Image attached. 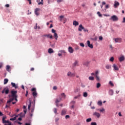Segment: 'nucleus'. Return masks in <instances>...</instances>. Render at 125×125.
Masks as SVG:
<instances>
[{
    "label": "nucleus",
    "instance_id": "36",
    "mask_svg": "<svg viewBox=\"0 0 125 125\" xmlns=\"http://www.w3.org/2000/svg\"><path fill=\"white\" fill-rule=\"evenodd\" d=\"M53 111H54V113L55 114H56V115H57V109L56 108H54V109H53Z\"/></svg>",
    "mask_w": 125,
    "mask_h": 125
},
{
    "label": "nucleus",
    "instance_id": "57",
    "mask_svg": "<svg viewBox=\"0 0 125 125\" xmlns=\"http://www.w3.org/2000/svg\"><path fill=\"white\" fill-rule=\"evenodd\" d=\"M84 32H88V30L85 28L83 29Z\"/></svg>",
    "mask_w": 125,
    "mask_h": 125
},
{
    "label": "nucleus",
    "instance_id": "14",
    "mask_svg": "<svg viewBox=\"0 0 125 125\" xmlns=\"http://www.w3.org/2000/svg\"><path fill=\"white\" fill-rule=\"evenodd\" d=\"M115 42H122V39L121 38H116L114 39Z\"/></svg>",
    "mask_w": 125,
    "mask_h": 125
},
{
    "label": "nucleus",
    "instance_id": "40",
    "mask_svg": "<svg viewBox=\"0 0 125 125\" xmlns=\"http://www.w3.org/2000/svg\"><path fill=\"white\" fill-rule=\"evenodd\" d=\"M98 110H99L100 112H101L102 113H103V112H105V109L104 108H103L102 109H98Z\"/></svg>",
    "mask_w": 125,
    "mask_h": 125
},
{
    "label": "nucleus",
    "instance_id": "10",
    "mask_svg": "<svg viewBox=\"0 0 125 125\" xmlns=\"http://www.w3.org/2000/svg\"><path fill=\"white\" fill-rule=\"evenodd\" d=\"M87 44L88 47H89L90 48H93V45H92V44H90V41H87Z\"/></svg>",
    "mask_w": 125,
    "mask_h": 125
},
{
    "label": "nucleus",
    "instance_id": "12",
    "mask_svg": "<svg viewBox=\"0 0 125 125\" xmlns=\"http://www.w3.org/2000/svg\"><path fill=\"white\" fill-rule=\"evenodd\" d=\"M84 27H83V24H80V25L79 26V28H78V31L79 32H82L83 31V30Z\"/></svg>",
    "mask_w": 125,
    "mask_h": 125
},
{
    "label": "nucleus",
    "instance_id": "11",
    "mask_svg": "<svg viewBox=\"0 0 125 125\" xmlns=\"http://www.w3.org/2000/svg\"><path fill=\"white\" fill-rule=\"evenodd\" d=\"M5 119H6V117H3L2 118V123L3 124H9V121L7 120V121H6L5 120Z\"/></svg>",
    "mask_w": 125,
    "mask_h": 125
},
{
    "label": "nucleus",
    "instance_id": "44",
    "mask_svg": "<svg viewBox=\"0 0 125 125\" xmlns=\"http://www.w3.org/2000/svg\"><path fill=\"white\" fill-rule=\"evenodd\" d=\"M109 84L111 86H114V84L112 82V81H110L109 82Z\"/></svg>",
    "mask_w": 125,
    "mask_h": 125
},
{
    "label": "nucleus",
    "instance_id": "7",
    "mask_svg": "<svg viewBox=\"0 0 125 125\" xmlns=\"http://www.w3.org/2000/svg\"><path fill=\"white\" fill-rule=\"evenodd\" d=\"M16 93H17V91H11V97H16V96H17V95H16Z\"/></svg>",
    "mask_w": 125,
    "mask_h": 125
},
{
    "label": "nucleus",
    "instance_id": "39",
    "mask_svg": "<svg viewBox=\"0 0 125 125\" xmlns=\"http://www.w3.org/2000/svg\"><path fill=\"white\" fill-rule=\"evenodd\" d=\"M59 52H60V53H66V52L64 50H61L59 51Z\"/></svg>",
    "mask_w": 125,
    "mask_h": 125
},
{
    "label": "nucleus",
    "instance_id": "34",
    "mask_svg": "<svg viewBox=\"0 0 125 125\" xmlns=\"http://www.w3.org/2000/svg\"><path fill=\"white\" fill-rule=\"evenodd\" d=\"M100 86H101V84L100 83H97L96 86L97 88H99Z\"/></svg>",
    "mask_w": 125,
    "mask_h": 125
},
{
    "label": "nucleus",
    "instance_id": "54",
    "mask_svg": "<svg viewBox=\"0 0 125 125\" xmlns=\"http://www.w3.org/2000/svg\"><path fill=\"white\" fill-rule=\"evenodd\" d=\"M14 100H15L16 102H18V100H17V96H16V97H14Z\"/></svg>",
    "mask_w": 125,
    "mask_h": 125
},
{
    "label": "nucleus",
    "instance_id": "28",
    "mask_svg": "<svg viewBox=\"0 0 125 125\" xmlns=\"http://www.w3.org/2000/svg\"><path fill=\"white\" fill-rule=\"evenodd\" d=\"M109 95H113L114 94V91L113 90H110L109 91Z\"/></svg>",
    "mask_w": 125,
    "mask_h": 125
},
{
    "label": "nucleus",
    "instance_id": "53",
    "mask_svg": "<svg viewBox=\"0 0 125 125\" xmlns=\"http://www.w3.org/2000/svg\"><path fill=\"white\" fill-rule=\"evenodd\" d=\"M53 1H54V0H48V3H50V2H53Z\"/></svg>",
    "mask_w": 125,
    "mask_h": 125
},
{
    "label": "nucleus",
    "instance_id": "30",
    "mask_svg": "<svg viewBox=\"0 0 125 125\" xmlns=\"http://www.w3.org/2000/svg\"><path fill=\"white\" fill-rule=\"evenodd\" d=\"M106 69L109 70V69H111V65L107 64L105 66Z\"/></svg>",
    "mask_w": 125,
    "mask_h": 125
},
{
    "label": "nucleus",
    "instance_id": "58",
    "mask_svg": "<svg viewBox=\"0 0 125 125\" xmlns=\"http://www.w3.org/2000/svg\"><path fill=\"white\" fill-rule=\"evenodd\" d=\"M93 41H97V37L92 39Z\"/></svg>",
    "mask_w": 125,
    "mask_h": 125
},
{
    "label": "nucleus",
    "instance_id": "35",
    "mask_svg": "<svg viewBox=\"0 0 125 125\" xmlns=\"http://www.w3.org/2000/svg\"><path fill=\"white\" fill-rule=\"evenodd\" d=\"M89 80L90 81H94V77H92V76H90L89 77Z\"/></svg>",
    "mask_w": 125,
    "mask_h": 125
},
{
    "label": "nucleus",
    "instance_id": "25",
    "mask_svg": "<svg viewBox=\"0 0 125 125\" xmlns=\"http://www.w3.org/2000/svg\"><path fill=\"white\" fill-rule=\"evenodd\" d=\"M13 100H14V97H12V98H10L8 100V103H9V102H10V103L12 102V101H13Z\"/></svg>",
    "mask_w": 125,
    "mask_h": 125
},
{
    "label": "nucleus",
    "instance_id": "31",
    "mask_svg": "<svg viewBox=\"0 0 125 125\" xmlns=\"http://www.w3.org/2000/svg\"><path fill=\"white\" fill-rule=\"evenodd\" d=\"M18 117V116L17 115L14 118L10 119V121H15V120H16V118Z\"/></svg>",
    "mask_w": 125,
    "mask_h": 125
},
{
    "label": "nucleus",
    "instance_id": "5",
    "mask_svg": "<svg viewBox=\"0 0 125 125\" xmlns=\"http://www.w3.org/2000/svg\"><path fill=\"white\" fill-rule=\"evenodd\" d=\"M93 116H95V117H97V118H98V119H99L100 118V116H101V115L100 114V113H99L97 112H95L93 113Z\"/></svg>",
    "mask_w": 125,
    "mask_h": 125
},
{
    "label": "nucleus",
    "instance_id": "17",
    "mask_svg": "<svg viewBox=\"0 0 125 125\" xmlns=\"http://www.w3.org/2000/svg\"><path fill=\"white\" fill-rule=\"evenodd\" d=\"M113 67L115 71H119V67H118L116 64H113Z\"/></svg>",
    "mask_w": 125,
    "mask_h": 125
},
{
    "label": "nucleus",
    "instance_id": "49",
    "mask_svg": "<svg viewBox=\"0 0 125 125\" xmlns=\"http://www.w3.org/2000/svg\"><path fill=\"white\" fill-rule=\"evenodd\" d=\"M62 1H63V0H57L58 3H60V2H62Z\"/></svg>",
    "mask_w": 125,
    "mask_h": 125
},
{
    "label": "nucleus",
    "instance_id": "60",
    "mask_svg": "<svg viewBox=\"0 0 125 125\" xmlns=\"http://www.w3.org/2000/svg\"><path fill=\"white\" fill-rule=\"evenodd\" d=\"M69 118H70V116H69V115L65 116V119H69Z\"/></svg>",
    "mask_w": 125,
    "mask_h": 125
},
{
    "label": "nucleus",
    "instance_id": "4",
    "mask_svg": "<svg viewBox=\"0 0 125 125\" xmlns=\"http://www.w3.org/2000/svg\"><path fill=\"white\" fill-rule=\"evenodd\" d=\"M76 104V101H72L71 103H70V108L71 109H74V108H75V104Z\"/></svg>",
    "mask_w": 125,
    "mask_h": 125
},
{
    "label": "nucleus",
    "instance_id": "6",
    "mask_svg": "<svg viewBox=\"0 0 125 125\" xmlns=\"http://www.w3.org/2000/svg\"><path fill=\"white\" fill-rule=\"evenodd\" d=\"M98 74H99V72L97 70L95 72V77L97 81H100V78H99V76H98Z\"/></svg>",
    "mask_w": 125,
    "mask_h": 125
},
{
    "label": "nucleus",
    "instance_id": "37",
    "mask_svg": "<svg viewBox=\"0 0 125 125\" xmlns=\"http://www.w3.org/2000/svg\"><path fill=\"white\" fill-rule=\"evenodd\" d=\"M91 121H92L91 118H88V119H87L86 120V122L87 123H90V122Z\"/></svg>",
    "mask_w": 125,
    "mask_h": 125
},
{
    "label": "nucleus",
    "instance_id": "22",
    "mask_svg": "<svg viewBox=\"0 0 125 125\" xmlns=\"http://www.w3.org/2000/svg\"><path fill=\"white\" fill-rule=\"evenodd\" d=\"M66 115V109H62L61 113V115Z\"/></svg>",
    "mask_w": 125,
    "mask_h": 125
},
{
    "label": "nucleus",
    "instance_id": "38",
    "mask_svg": "<svg viewBox=\"0 0 125 125\" xmlns=\"http://www.w3.org/2000/svg\"><path fill=\"white\" fill-rule=\"evenodd\" d=\"M109 61H111V62H114V57H111L109 59Z\"/></svg>",
    "mask_w": 125,
    "mask_h": 125
},
{
    "label": "nucleus",
    "instance_id": "43",
    "mask_svg": "<svg viewBox=\"0 0 125 125\" xmlns=\"http://www.w3.org/2000/svg\"><path fill=\"white\" fill-rule=\"evenodd\" d=\"M83 96L84 97H87V92H84Z\"/></svg>",
    "mask_w": 125,
    "mask_h": 125
},
{
    "label": "nucleus",
    "instance_id": "20",
    "mask_svg": "<svg viewBox=\"0 0 125 125\" xmlns=\"http://www.w3.org/2000/svg\"><path fill=\"white\" fill-rule=\"evenodd\" d=\"M48 53H54V51H53V49H52V48H49L48 50Z\"/></svg>",
    "mask_w": 125,
    "mask_h": 125
},
{
    "label": "nucleus",
    "instance_id": "1",
    "mask_svg": "<svg viewBox=\"0 0 125 125\" xmlns=\"http://www.w3.org/2000/svg\"><path fill=\"white\" fill-rule=\"evenodd\" d=\"M31 91L32 92V95L34 98H36L38 96V93L37 92V89L36 88H33L31 89Z\"/></svg>",
    "mask_w": 125,
    "mask_h": 125
},
{
    "label": "nucleus",
    "instance_id": "27",
    "mask_svg": "<svg viewBox=\"0 0 125 125\" xmlns=\"http://www.w3.org/2000/svg\"><path fill=\"white\" fill-rule=\"evenodd\" d=\"M29 104L28 105V109L31 110V100H29Z\"/></svg>",
    "mask_w": 125,
    "mask_h": 125
},
{
    "label": "nucleus",
    "instance_id": "21",
    "mask_svg": "<svg viewBox=\"0 0 125 125\" xmlns=\"http://www.w3.org/2000/svg\"><path fill=\"white\" fill-rule=\"evenodd\" d=\"M73 25H74V26H79V22L76 21H74Z\"/></svg>",
    "mask_w": 125,
    "mask_h": 125
},
{
    "label": "nucleus",
    "instance_id": "41",
    "mask_svg": "<svg viewBox=\"0 0 125 125\" xmlns=\"http://www.w3.org/2000/svg\"><path fill=\"white\" fill-rule=\"evenodd\" d=\"M97 14L99 17H102V14L100 13V12H98Z\"/></svg>",
    "mask_w": 125,
    "mask_h": 125
},
{
    "label": "nucleus",
    "instance_id": "61",
    "mask_svg": "<svg viewBox=\"0 0 125 125\" xmlns=\"http://www.w3.org/2000/svg\"><path fill=\"white\" fill-rule=\"evenodd\" d=\"M5 6L6 7H9V4H6V5H5Z\"/></svg>",
    "mask_w": 125,
    "mask_h": 125
},
{
    "label": "nucleus",
    "instance_id": "8",
    "mask_svg": "<svg viewBox=\"0 0 125 125\" xmlns=\"http://www.w3.org/2000/svg\"><path fill=\"white\" fill-rule=\"evenodd\" d=\"M78 66H79V61H75L74 63L72 65V67L73 68H75V67H77Z\"/></svg>",
    "mask_w": 125,
    "mask_h": 125
},
{
    "label": "nucleus",
    "instance_id": "24",
    "mask_svg": "<svg viewBox=\"0 0 125 125\" xmlns=\"http://www.w3.org/2000/svg\"><path fill=\"white\" fill-rule=\"evenodd\" d=\"M6 70L8 72H10V71H11V70H10V66L9 65H7L6 66Z\"/></svg>",
    "mask_w": 125,
    "mask_h": 125
},
{
    "label": "nucleus",
    "instance_id": "9",
    "mask_svg": "<svg viewBox=\"0 0 125 125\" xmlns=\"http://www.w3.org/2000/svg\"><path fill=\"white\" fill-rule=\"evenodd\" d=\"M67 76L68 77H75V76H76V75L75 74V73H71V71H69L67 73Z\"/></svg>",
    "mask_w": 125,
    "mask_h": 125
},
{
    "label": "nucleus",
    "instance_id": "2",
    "mask_svg": "<svg viewBox=\"0 0 125 125\" xmlns=\"http://www.w3.org/2000/svg\"><path fill=\"white\" fill-rule=\"evenodd\" d=\"M2 93H5V94H8L9 93V89L8 87H6L3 88V90L2 91Z\"/></svg>",
    "mask_w": 125,
    "mask_h": 125
},
{
    "label": "nucleus",
    "instance_id": "64",
    "mask_svg": "<svg viewBox=\"0 0 125 125\" xmlns=\"http://www.w3.org/2000/svg\"><path fill=\"white\" fill-rule=\"evenodd\" d=\"M8 125H7V124H5L4 125H11V123H10V122H9V123H8Z\"/></svg>",
    "mask_w": 125,
    "mask_h": 125
},
{
    "label": "nucleus",
    "instance_id": "52",
    "mask_svg": "<svg viewBox=\"0 0 125 125\" xmlns=\"http://www.w3.org/2000/svg\"><path fill=\"white\" fill-rule=\"evenodd\" d=\"M54 37H55V38H58V35H57V33H54Z\"/></svg>",
    "mask_w": 125,
    "mask_h": 125
},
{
    "label": "nucleus",
    "instance_id": "47",
    "mask_svg": "<svg viewBox=\"0 0 125 125\" xmlns=\"http://www.w3.org/2000/svg\"><path fill=\"white\" fill-rule=\"evenodd\" d=\"M99 40H100V41H103V37H102V36H99Z\"/></svg>",
    "mask_w": 125,
    "mask_h": 125
},
{
    "label": "nucleus",
    "instance_id": "13",
    "mask_svg": "<svg viewBox=\"0 0 125 125\" xmlns=\"http://www.w3.org/2000/svg\"><path fill=\"white\" fill-rule=\"evenodd\" d=\"M68 51L69 53H73L74 52V49L71 46L68 47Z\"/></svg>",
    "mask_w": 125,
    "mask_h": 125
},
{
    "label": "nucleus",
    "instance_id": "29",
    "mask_svg": "<svg viewBox=\"0 0 125 125\" xmlns=\"http://www.w3.org/2000/svg\"><path fill=\"white\" fill-rule=\"evenodd\" d=\"M8 83V79H4V84H6Z\"/></svg>",
    "mask_w": 125,
    "mask_h": 125
},
{
    "label": "nucleus",
    "instance_id": "46",
    "mask_svg": "<svg viewBox=\"0 0 125 125\" xmlns=\"http://www.w3.org/2000/svg\"><path fill=\"white\" fill-rule=\"evenodd\" d=\"M80 45L82 47H84V44H83V43H80Z\"/></svg>",
    "mask_w": 125,
    "mask_h": 125
},
{
    "label": "nucleus",
    "instance_id": "62",
    "mask_svg": "<svg viewBox=\"0 0 125 125\" xmlns=\"http://www.w3.org/2000/svg\"><path fill=\"white\" fill-rule=\"evenodd\" d=\"M25 96H28V90H27L26 92Z\"/></svg>",
    "mask_w": 125,
    "mask_h": 125
},
{
    "label": "nucleus",
    "instance_id": "59",
    "mask_svg": "<svg viewBox=\"0 0 125 125\" xmlns=\"http://www.w3.org/2000/svg\"><path fill=\"white\" fill-rule=\"evenodd\" d=\"M59 121V118H57L55 119V122H57Z\"/></svg>",
    "mask_w": 125,
    "mask_h": 125
},
{
    "label": "nucleus",
    "instance_id": "19",
    "mask_svg": "<svg viewBox=\"0 0 125 125\" xmlns=\"http://www.w3.org/2000/svg\"><path fill=\"white\" fill-rule=\"evenodd\" d=\"M11 85L13 87H14L15 88H18V86L15 84V83H14L13 82L11 83Z\"/></svg>",
    "mask_w": 125,
    "mask_h": 125
},
{
    "label": "nucleus",
    "instance_id": "26",
    "mask_svg": "<svg viewBox=\"0 0 125 125\" xmlns=\"http://www.w3.org/2000/svg\"><path fill=\"white\" fill-rule=\"evenodd\" d=\"M62 98H59V99H57L56 100V102H55V103H59V102H60V101H61L62 100Z\"/></svg>",
    "mask_w": 125,
    "mask_h": 125
},
{
    "label": "nucleus",
    "instance_id": "15",
    "mask_svg": "<svg viewBox=\"0 0 125 125\" xmlns=\"http://www.w3.org/2000/svg\"><path fill=\"white\" fill-rule=\"evenodd\" d=\"M39 10H40L39 8H37L35 9V13L37 16L40 15V14L38 12Z\"/></svg>",
    "mask_w": 125,
    "mask_h": 125
},
{
    "label": "nucleus",
    "instance_id": "55",
    "mask_svg": "<svg viewBox=\"0 0 125 125\" xmlns=\"http://www.w3.org/2000/svg\"><path fill=\"white\" fill-rule=\"evenodd\" d=\"M53 89H54V90H56V89H57V86H54L53 88Z\"/></svg>",
    "mask_w": 125,
    "mask_h": 125
},
{
    "label": "nucleus",
    "instance_id": "16",
    "mask_svg": "<svg viewBox=\"0 0 125 125\" xmlns=\"http://www.w3.org/2000/svg\"><path fill=\"white\" fill-rule=\"evenodd\" d=\"M119 60L120 62H123V61H124L125 60V57L124 56L120 57L119 59Z\"/></svg>",
    "mask_w": 125,
    "mask_h": 125
},
{
    "label": "nucleus",
    "instance_id": "51",
    "mask_svg": "<svg viewBox=\"0 0 125 125\" xmlns=\"http://www.w3.org/2000/svg\"><path fill=\"white\" fill-rule=\"evenodd\" d=\"M91 125H97V124L96 122H92Z\"/></svg>",
    "mask_w": 125,
    "mask_h": 125
},
{
    "label": "nucleus",
    "instance_id": "33",
    "mask_svg": "<svg viewBox=\"0 0 125 125\" xmlns=\"http://www.w3.org/2000/svg\"><path fill=\"white\" fill-rule=\"evenodd\" d=\"M61 95L62 98H64V99L66 98V95H65V93H62Z\"/></svg>",
    "mask_w": 125,
    "mask_h": 125
},
{
    "label": "nucleus",
    "instance_id": "56",
    "mask_svg": "<svg viewBox=\"0 0 125 125\" xmlns=\"http://www.w3.org/2000/svg\"><path fill=\"white\" fill-rule=\"evenodd\" d=\"M35 111V105L34 106L33 108L31 110V113H33Z\"/></svg>",
    "mask_w": 125,
    "mask_h": 125
},
{
    "label": "nucleus",
    "instance_id": "42",
    "mask_svg": "<svg viewBox=\"0 0 125 125\" xmlns=\"http://www.w3.org/2000/svg\"><path fill=\"white\" fill-rule=\"evenodd\" d=\"M39 5H41V4H43V0H42L41 2L38 3Z\"/></svg>",
    "mask_w": 125,
    "mask_h": 125
},
{
    "label": "nucleus",
    "instance_id": "45",
    "mask_svg": "<svg viewBox=\"0 0 125 125\" xmlns=\"http://www.w3.org/2000/svg\"><path fill=\"white\" fill-rule=\"evenodd\" d=\"M60 21H62V19H63V18H64V16H60Z\"/></svg>",
    "mask_w": 125,
    "mask_h": 125
},
{
    "label": "nucleus",
    "instance_id": "63",
    "mask_svg": "<svg viewBox=\"0 0 125 125\" xmlns=\"http://www.w3.org/2000/svg\"><path fill=\"white\" fill-rule=\"evenodd\" d=\"M123 23H125V18H123Z\"/></svg>",
    "mask_w": 125,
    "mask_h": 125
},
{
    "label": "nucleus",
    "instance_id": "3",
    "mask_svg": "<svg viewBox=\"0 0 125 125\" xmlns=\"http://www.w3.org/2000/svg\"><path fill=\"white\" fill-rule=\"evenodd\" d=\"M110 20H112L113 21H118L119 20V18L116 15H113L110 18Z\"/></svg>",
    "mask_w": 125,
    "mask_h": 125
},
{
    "label": "nucleus",
    "instance_id": "48",
    "mask_svg": "<svg viewBox=\"0 0 125 125\" xmlns=\"http://www.w3.org/2000/svg\"><path fill=\"white\" fill-rule=\"evenodd\" d=\"M6 104H8L9 107H10V106H11V105L10 104V102L8 103V101H7Z\"/></svg>",
    "mask_w": 125,
    "mask_h": 125
},
{
    "label": "nucleus",
    "instance_id": "32",
    "mask_svg": "<svg viewBox=\"0 0 125 125\" xmlns=\"http://www.w3.org/2000/svg\"><path fill=\"white\" fill-rule=\"evenodd\" d=\"M98 105L99 106H102V102L101 101L98 102Z\"/></svg>",
    "mask_w": 125,
    "mask_h": 125
},
{
    "label": "nucleus",
    "instance_id": "50",
    "mask_svg": "<svg viewBox=\"0 0 125 125\" xmlns=\"http://www.w3.org/2000/svg\"><path fill=\"white\" fill-rule=\"evenodd\" d=\"M52 33H53V34L56 33V30L52 29Z\"/></svg>",
    "mask_w": 125,
    "mask_h": 125
},
{
    "label": "nucleus",
    "instance_id": "18",
    "mask_svg": "<svg viewBox=\"0 0 125 125\" xmlns=\"http://www.w3.org/2000/svg\"><path fill=\"white\" fill-rule=\"evenodd\" d=\"M119 5H120V3H119V2L115 1L114 5L115 8H117V7L119 6Z\"/></svg>",
    "mask_w": 125,
    "mask_h": 125
},
{
    "label": "nucleus",
    "instance_id": "23",
    "mask_svg": "<svg viewBox=\"0 0 125 125\" xmlns=\"http://www.w3.org/2000/svg\"><path fill=\"white\" fill-rule=\"evenodd\" d=\"M47 38H48V39H53V36L51 34H47Z\"/></svg>",
    "mask_w": 125,
    "mask_h": 125
}]
</instances>
